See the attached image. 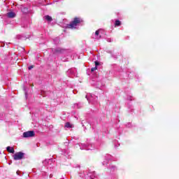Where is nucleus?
I'll return each mask as SVG.
<instances>
[{
	"label": "nucleus",
	"mask_w": 179,
	"mask_h": 179,
	"mask_svg": "<svg viewBox=\"0 0 179 179\" xmlns=\"http://www.w3.org/2000/svg\"><path fill=\"white\" fill-rule=\"evenodd\" d=\"M14 160H22L24 157V153L22 152H16L13 156Z\"/></svg>",
	"instance_id": "f03ea898"
},
{
	"label": "nucleus",
	"mask_w": 179,
	"mask_h": 179,
	"mask_svg": "<svg viewBox=\"0 0 179 179\" xmlns=\"http://www.w3.org/2000/svg\"><path fill=\"white\" fill-rule=\"evenodd\" d=\"M45 20H47L48 22H52V17L50 15H45L44 17Z\"/></svg>",
	"instance_id": "0eeeda50"
},
{
	"label": "nucleus",
	"mask_w": 179,
	"mask_h": 179,
	"mask_svg": "<svg viewBox=\"0 0 179 179\" xmlns=\"http://www.w3.org/2000/svg\"><path fill=\"white\" fill-rule=\"evenodd\" d=\"M56 52H62V50L59 48L56 49Z\"/></svg>",
	"instance_id": "9d476101"
},
{
	"label": "nucleus",
	"mask_w": 179,
	"mask_h": 179,
	"mask_svg": "<svg viewBox=\"0 0 179 179\" xmlns=\"http://www.w3.org/2000/svg\"><path fill=\"white\" fill-rule=\"evenodd\" d=\"M65 127L66 128H73V126L72 124H71V123L66 122V124H65Z\"/></svg>",
	"instance_id": "6e6552de"
},
{
	"label": "nucleus",
	"mask_w": 179,
	"mask_h": 179,
	"mask_svg": "<svg viewBox=\"0 0 179 179\" xmlns=\"http://www.w3.org/2000/svg\"><path fill=\"white\" fill-rule=\"evenodd\" d=\"M98 65H99V62H95V66H96L95 67L97 68Z\"/></svg>",
	"instance_id": "f8f14e48"
},
{
	"label": "nucleus",
	"mask_w": 179,
	"mask_h": 179,
	"mask_svg": "<svg viewBox=\"0 0 179 179\" xmlns=\"http://www.w3.org/2000/svg\"><path fill=\"white\" fill-rule=\"evenodd\" d=\"M19 173H20V171H17V174L19 176Z\"/></svg>",
	"instance_id": "4468645a"
},
{
	"label": "nucleus",
	"mask_w": 179,
	"mask_h": 179,
	"mask_svg": "<svg viewBox=\"0 0 179 179\" xmlns=\"http://www.w3.org/2000/svg\"><path fill=\"white\" fill-rule=\"evenodd\" d=\"M16 16V14L13 12H9L7 13V17H10V19H13V17H15Z\"/></svg>",
	"instance_id": "20e7f679"
},
{
	"label": "nucleus",
	"mask_w": 179,
	"mask_h": 179,
	"mask_svg": "<svg viewBox=\"0 0 179 179\" xmlns=\"http://www.w3.org/2000/svg\"><path fill=\"white\" fill-rule=\"evenodd\" d=\"M24 138H33L36 134L33 131H28L23 133Z\"/></svg>",
	"instance_id": "7ed1b4c3"
},
{
	"label": "nucleus",
	"mask_w": 179,
	"mask_h": 179,
	"mask_svg": "<svg viewBox=\"0 0 179 179\" xmlns=\"http://www.w3.org/2000/svg\"><path fill=\"white\" fill-rule=\"evenodd\" d=\"M6 150L7 152H9V153H15V149L13 147L8 146Z\"/></svg>",
	"instance_id": "39448f33"
},
{
	"label": "nucleus",
	"mask_w": 179,
	"mask_h": 179,
	"mask_svg": "<svg viewBox=\"0 0 179 179\" xmlns=\"http://www.w3.org/2000/svg\"><path fill=\"white\" fill-rule=\"evenodd\" d=\"M115 26H121V21L120 20H116L115 22Z\"/></svg>",
	"instance_id": "1a4fd4ad"
},
{
	"label": "nucleus",
	"mask_w": 179,
	"mask_h": 179,
	"mask_svg": "<svg viewBox=\"0 0 179 179\" xmlns=\"http://www.w3.org/2000/svg\"><path fill=\"white\" fill-rule=\"evenodd\" d=\"M96 69H97V67H94L91 69L92 72H94V71H96Z\"/></svg>",
	"instance_id": "9b49d317"
},
{
	"label": "nucleus",
	"mask_w": 179,
	"mask_h": 179,
	"mask_svg": "<svg viewBox=\"0 0 179 179\" xmlns=\"http://www.w3.org/2000/svg\"><path fill=\"white\" fill-rule=\"evenodd\" d=\"M29 69L30 70V69H33V66H30L29 67Z\"/></svg>",
	"instance_id": "ddd939ff"
},
{
	"label": "nucleus",
	"mask_w": 179,
	"mask_h": 179,
	"mask_svg": "<svg viewBox=\"0 0 179 179\" xmlns=\"http://www.w3.org/2000/svg\"><path fill=\"white\" fill-rule=\"evenodd\" d=\"M101 31V29H99V30L96 31L95 38H101V36L99 35Z\"/></svg>",
	"instance_id": "423d86ee"
},
{
	"label": "nucleus",
	"mask_w": 179,
	"mask_h": 179,
	"mask_svg": "<svg viewBox=\"0 0 179 179\" xmlns=\"http://www.w3.org/2000/svg\"><path fill=\"white\" fill-rule=\"evenodd\" d=\"M82 19L79 17L74 18V20L71 22L69 24L67 25L69 29H76V26L79 25L80 23H82Z\"/></svg>",
	"instance_id": "f257e3e1"
}]
</instances>
